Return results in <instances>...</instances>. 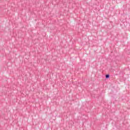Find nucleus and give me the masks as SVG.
I'll list each match as a JSON object with an SVG mask.
<instances>
[{
	"instance_id": "f257e3e1",
	"label": "nucleus",
	"mask_w": 130,
	"mask_h": 130,
	"mask_svg": "<svg viewBox=\"0 0 130 130\" xmlns=\"http://www.w3.org/2000/svg\"><path fill=\"white\" fill-rule=\"evenodd\" d=\"M109 77H110V75L109 74H107L106 75V79H109Z\"/></svg>"
}]
</instances>
